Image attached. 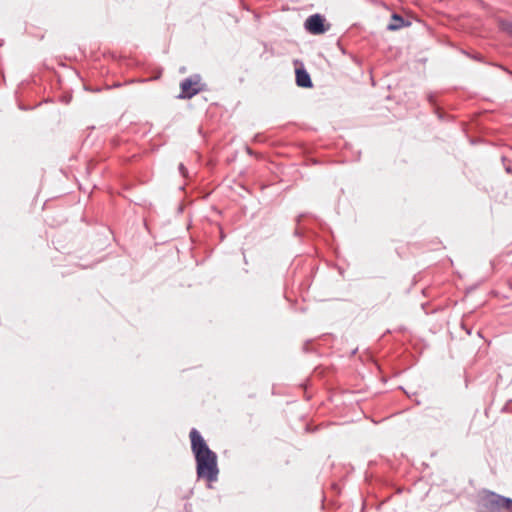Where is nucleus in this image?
Returning a JSON list of instances; mask_svg holds the SVG:
<instances>
[{
  "label": "nucleus",
  "mask_w": 512,
  "mask_h": 512,
  "mask_svg": "<svg viewBox=\"0 0 512 512\" xmlns=\"http://www.w3.org/2000/svg\"><path fill=\"white\" fill-rule=\"evenodd\" d=\"M190 440L191 449L196 461L197 477L208 482L217 481L219 469L216 453L208 447L201 434L195 428L190 431Z\"/></svg>",
  "instance_id": "nucleus-1"
},
{
  "label": "nucleus",
  "mask_w": 512,
  "mask_h": 512,
  "mask_svg": "<svg viewBox=\"0 0 512 512\" xmlns=\"http://www.w3.org/2000/svg\"><path fill=\"white\" fill-rule=\"evenodd\" d=\"M478 512H512V499L484 490L478 495Z\"/></svg>",
  "instance_id": "nucleus-2"
},
{
  "label": "nucleus",
  "mask_w": 512,
  "mask_h": 512,
  "mask_svg": "<svg viewBox=\"0 0 512 512\" xmlns=\"http://www.w3.org/2000/svg\"><path fill=\"white\" fill-rule=\"evenodd\" d=\"M200 78L199 76H194L190 78L184 79L181 84V94L179 95L180 98H192L194 95H196L200 91Z\"/></svg>",
  "instance_id": "nucleus-3"
},
{
  "label": "nucleus",
  "mask_w": 512,
  "mask_h": 512,
  "mask_svg": "<svg viewBox=\"0 0 512 512\" xmlns=\"http://www.w3.org/2000/svg\"><path fill=\"white\" fill-rule=\"evenodd\" d=\"M324 18L320 14H314L309 16L305 23V29L314 35L323 34L327 31V28L324 26Z\"/></svg>",
  "instance_id": "nucleus-4"
},
{
  "label": "nucleus",
  "mask_w": 512,
  "mask_h": 512,
  "mask_svg": "<svg viewBox=\"0 0 512 512\" xmlns=\"http://www.w3.org/2000/svg\"><path fill=\"white\" fill-rule=\"evenodd\" d=\"M296 83L300 87H312L311 78L309 74L303 69L296 70Z\"/></svg>",
  "instance_id": "nucleus-5"
},
{
  "label": "nucleus",
  "mask_w": 512,
  "mask_h": 512,
  "mask_svg": "<svg viewBox=\"0 0 512 512\" xmlns=\"http://www.w3.org/2000/svg\"><path fill=\"white\" fill-rule=\"evenodd\" d=\"M404 26H405L404 19L398 14H393L391 17V22L387 26V29L390 31H396Z\"/></svg>",
  "instance_id": "nucleus-6"
},
{
  "label": "nucleus",
  "mask_w": 512,
  "mask_h": 512,
  "mask_svg": "<svg viewBox=\"0 0 512 512\" xmlns=\"http://www.w3.org/2000/svg\"><path fill=\"white\" fill-rule=\"evenodd\" d=\"M179 171H180V173H181L183 176H185V175H186L187 170H186L185 166H184L182 163L179 165Z\"/></svg>",
  "instance_id": "nucleus-7"
},
{
  "label": "nucleus",
  "mask_w": 512,
  "mask_h": 512,
  "mask_svg": "<svg viewBox=\"0 0 512 512\" xmlns=\"http://www.w3.org/2000/svg\"><path fill=\"white\" fill-rule=\"evenodd\" d=\"M503 29L512 33V24H503Z\"/></svg>",
  "instance_id": "nucleus-8"
}]
</instances>
